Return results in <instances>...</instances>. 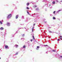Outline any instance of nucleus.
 <instances>
[{"label":"nucleus","instance_id":"f257e3e1","mask_svg":"<svg viewBox=\"0 0 62 62\" xmlns=\"http://www.w3.org/2000/svg\"><path fill=\"white\" fill-rule=\"evenodd\" d=\"M11 17V14H9L8 15L7 17V19H10Z\"/></svg>","mask_w":62,"mask_h":62},{"label":"nucleus","instance_id":"f03ea898","mask_svg":"<svg viewBox=\"0 0 62 62\" xmlns=\"http://www.w3.org/2000/svg\"><path fill=\"white\" fill-rule=\"evenodd\" d=\"M5 48L6 49L8 48V46L7 45H6L5 46Z\"/></svg>","mask_w":62,"mask_h":62},{"label":"nucleus","instance_id":"7ed1b4c3","mask_svg":"<svg viewBox=\"0 0 62 62\" xmlns=\"http://www.w3.org/2000/svg\"><path fill=\"white\" fill-rule=\"evenodd\" d=\"M7 26H9L10 25V23H7Z\"/></svg>","mask_w":62,"mask_h":62},{"label":"nucleus","instance_id":"20e7f679","mask_svg":"<svg viewBox=\"0 0 62 62\" xmlns=\"http://www.w3.org/2000/svg\"><path fill=\"white\" fill-rule=\"evenodd\" d=\"M0 30H3L4 29V28L2 27H1L0 28Z\"/></svg>","mask_w":62,"mask_h":62},{"label":"nucleus","instance_id":"39448f33","mask_svg":"<svg viewBox=\"0 0 62 62\" xmlns=\"http://www.w3.org/2000/svg\"><path fill=\"white\" fill-rule=\"evenodd\" d=\"M18 15H17V16H16V19H17L18 17Z\"/></svg>","mask_w":62,"mask_h":62},{"label":"nucleus","instance_id":"423d86ee","mask_svg":"<svg viewBox=\"0 0 62 62\" xmlns=\"http://www.w3.org/2000/svg\"><path fill=\"white\" fill-rule=\"evenodd\" d=\"M32 38H33V40H35V38H34V36H32Z\"/></svg>","mask_w":62,"mask_h":62},{"label":"nucleus","instance_id":"0eeeda50","mask_svg":"<svg viewBox=\"0 0 62 62\" xmlns=\"http://www.w3.org/2000/svg\"><path fill=\"white\" fill-rule=\"evenodd\" d=\"M29 5V3H27V6H28V5Z\"/></svg>","mask_w":62,"mask_h":62},{"label":"nucleus","instance_id":"6e6552de","mask_svg":"<svg viewBox=\"0 0 62 62\" xmlns=\"http://www.w3.org/2000/svg\"><path fill=\"white\" fill-rule=\"evenodd\" d=\"M26 47V46L25 45L23 46V48H25Z\"/></svg>","mask_w":62,"mask_h":62},{"label":"nucleus","instance_id":"1a4fd4ad","mask_svg":"<svg viewBox=\"0 0 62 62\" xmlns=\"http://www.w3.org/2000/svg\"><path fill=\"white\" fill-rule=\"evenodd\" d=\"M39 10V9L38 8H36V10Z\"/></svg>","mask_w":62,"mask_h":62},{"label":"nucleus","instance_id":"9d476101","mask_svg":"<svg viewBox=\"0 0 62 62\" xmlns=\"http://www.w3.org/2000/svg\"><path fill=\"white\" fill-rule=\"evenodd\" d=\"M53 19L54 20H55V18L54 17L53 18Z\"/></svg>","mask_w":62,"mask_h":62},{"label":"nucleus","instance_id":"9b49d317","mask_svg":"<svg viewBox=\"0 0 62 62\" xmlns=\"http://www.w3.org/2000/svg\"><path fill=\"white\" fill-rule=\"evenodd\" d=\"M53 3L54 4H55V1H53Z\"/></svg>","mask_w":62,"mask_h":62},{"label":"nucleus","instance_id":"f8f14e48","mask_svg":"<svg viewBox=\"0 0 62 62\" xmlns=\"http://www.w3.org/2000/svg\"><path fill=\"white\" fill-rule=\"evenodd\" d=\"M18 47V46L17 45H16V48H17V47Z\"/></svg>","mask_w":62,"mask_h":62},{"label":"nucleus","instance_id":"ddd939ff","mask_svg":"<svg viewBox=\"0 0 62 62\" xmlns=\"http://www.w3.org/2000/svg\"><path fill=\"white\" fill-rule=\"evenodd\" d=\"M0 23L1 24H2V22H1V21H0Z\"/></svg>","mask_w":62,"mask_h":62},{"label":"nucleus","instance_id":"4468645a","mask_svg":"<svg viewBox=\"0 0 62 62\" xmlns=\"http://www.w3.org/2000/svg\"><path fill=\"white\" fill-rule=\"evenodd\" d=\"M26 8L27 9H29V8L28 7Z\"/></svg>","mask_w":62,"mask_h":62},{"label":"nucleus","instance_id":"2eb2a0df","mask_svg":"<svg viewBox=\"0 0 62 62\" xmlns=\"http://www.w3.org/2000/svg\"><path fill=\"white\" fill-rule=\"evenodd\" d=\"M37 7V6H34V8H36V7Z\"/></svg>","mask_w":62,"mask_h":62},{"label":"nucleus","instance_id":"dca6fc26","mask_svg":"<svg viewBox=\"0 0 62 62\" xmlns=\"http://www.w3.org/2000/svg\"><path fill=\"white\" fill-rule=\"evenodd\" d=\"M53 13L54 14H55V11H54V12H53Z\"/></svg>","mask_w":62,"mask_h":62},{"label":"nucleus","instance_id":"f3484780","mask_svg":"<svg viewBox=\"0 0 62 62\" xmlns=\"http://www.w3.org/2000/svg\"><path fill=\"white\" fill-rule=\"evenodd\" d=\"M44 46H48V45H44Z\"/></svg>","mask_w":62,"mask_h":62},{"label":"nucleus","instance_id":"a211bd4d","mask_svg":"<svg viewBox=\"0 0 62 62\" xmlns=\"http://www.w3.org/2000/svg\"><path fill=\"white\" fill-rule=\"evenodd\" d=\"M37 48H39V46H37Z\"/></svg>","mask_w":62,"mask_h":62},{"label":"nucleus","instance_id":"6ab92c4d","mask_svg":"<svg viewBox=\"0 0 62 62\" xmlns=\"http://www.w3.org/2000/svg\"><path fill=\"white\" fill-rule=\"evenodd\" d=\"M33 41V39H31V41Z\"/></svg>","mask_w":62,"mask_h":62},{"label":"nucleus","instance_id":"aec40b11","mask_svg":"<svg viewBox=\"0 0 62 62\" xmlns=\"http://www.w3.org/2000/svg\"><path fill=\"white\" fill-rule=\"evenodd\" d=\"M49 33H52V31H50L49 32Z\"/></svg>","mask_w":62,"mask_h":62},{"label":"nucleus","instance_id":"412c9836","mask_svg":"<svg viewBox=\"0 0 62 62\" xmlns=\"http://www.w3.org/2000/svg\"><path fill=\"white\" fill-rule=\"evenodd\" d=\"M34 31V29H32V32H33V31Z\"/></svg>","mask_w":62,"mask_h":62},{"label":"nucleus","instance_id":"4be33fe9","mask_svg":"<svg viewBox=\"0 0 62 62\" xmlns=\"http://www.w3.org/2000/svg\"><path fill=\"white\" fill-rule=\"evenodd\" d=\"M18 54V53H16V55H17V54Z\"/></svg>","mask_w":62,"mask_h":62},{"label":"nucleus","instance_id":"5701e85b","mask_svg":"<svg viewBox=\"0 0 62 62\" xmlns=\"http://www.w3.org/2000/svg\"><path fill=\"white\" fill-rule=\"evenodd\" d=\"M35 23L34 24V26H35Z\"/></svg>","mask_w":62,"mask_h":62},{"label":"nucleus","instance_id":"b1692460","mask_svg":"<svg viewBox=\"0 0 62 62\" xmlns=\"http://www.w3.org/2000/svg\"><path fill=\"white\" fill-rule=\"evenodd\" d=\"M60 37H61V38H62V36H60Z\"/></svg>","mask_w":62,"mask_h":62},{"label":"nucleus","instance_id":"393cba45","mask_svg":"<svg viewBox=\"0 0 62 62\" xmlns=\"http://www.w3.org/2000/svg\"><path fill=\"white\" fill-rule=\"evenodd\" d=\"M57 40H59V39H58Z\"/></svg>","mask_w":62,"mask_h":62},{"label":"nucleus","instance_id":"a878e982","mask_svg":"<svg viewBox=\"0 0 62 62\" xmlns=\"http://www.w3.org/2000/svg\"><path fill=\"white\" fill-rule=\"evenodd\" d=\"M60 57L62 58V56H60Z\"/></svg>","mask_w":62,"mask_h":62},{"label":"nucleus","instance_id":"bb28decb","mask_svg":"<svg viewBox=\"0 0 62 62\" xmlns=\"http://www.w3.org/2000/svg\"><path fill=\"white\" fill-rule=\"evenodd\" d=\"M53 52H55V51H54V50H53Z\"/></svg>","mask_w":62,"mask_h":62},{"label":"nucleus","instance_id":"cd10ccee","mask_svg":"<svg viewBox=\"0 0 62 62\" xmlns=\"http://www.w3.org/2000/svg\"><path fill=\"white\" fill-rule=\"evenodd\" d=\"M60 39H61V38H60Z\"/></svg>","mask_w":62,"mask_h":62},{"label":"nucleus","instance_id":"c85d7f7f","mask_svg":"<svg viewBox=\"0 0 62 62\" xmlns=\"http://www.w3.org/2000/svg\"><path fill=\"white\" fill-rule=\"evenodd\" d=\"M61 2H62V0L61 1Z\"/></svg>","mask_w":62,"mask_h":62},{"label":"nucleus","instance_id":"c756f323","mask_svg":"<svg viewBox=\"0 0 62 62\" xmlns=\"http://www.w3.org/2000/svg\"><path fill=\"white\" fill-rule=\"evenodd\" d=\"M0 59H1V58L0 57Z\"/></svg>","mask_w":62,"mask_h":62},{"label":"nucleus","instance_id":"7c9ffc66","mask_svg":"<svg viewBox=\"0 0 62 62\" xmlns=\"http://www.w3.org/2000/svg\"><path fill=\"white\" fill-rule=\"evenodd\" d=\"M28 12V13H28V12Z\"/></svg>","mask_w":62,"mask_h":62}]
</instances>
